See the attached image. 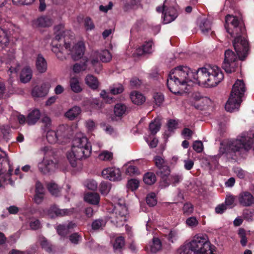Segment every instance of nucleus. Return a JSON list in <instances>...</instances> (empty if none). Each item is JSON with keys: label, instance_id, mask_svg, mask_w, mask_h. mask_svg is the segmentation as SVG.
I'll list each match as a JSON object with an SVG mask.
<instances>
[{"label": "nucleus", "instance_id": "f257e3e1", "mask_svg": "<svg viewBox=\"0 0 254 254\" xmlns=\"http://www.w3.org/2000/svg\"><path fill=\"white\" fill-rule=\"evenodd\" d=\"M225 28L232 37L235 38L233 46L240 59L244 60L248 55L249 44L247 40L243 36L245 29L240 24L238 18L232 15H227L225 18Z\"/></svg>", "mask_w": 254, "mask_h": 254}, {"label": "nucleus", "instance_id": "f03ea898", "mask_svg": "<svg viewBox=\"0 0 254 254\" xmlns=\"http://www.w3.org/2000/svg\"><path fill=\"white\" fill-rule=\"evenodd\" d=\"M194 74L192 70L186 65H179L171 70L167 80L169 90L176 94L180 92L179 86L193 82Z\"/></svg>", "mask_w": 254, "mask_h": 254}, {"label": "nucleus", "instance_id": "7ed1b4c3", "mask_svg": "<svg viewBox=\"0 0 254 254\" xmlns=\"http://www.w3.org/2000/svg\"><path fill=\"white\" fill-rule=\"evenodd\" d=\"M193 83L205 87H212L217 85L223 79L224 74L217 66L199 68L193 72Z\"/></svg>", "mask_w": 254, "mask_h": 254}, {"label": "nucleus", "instance_id": "20e7f679", "mask_svg": "<svg viewBox=\"0 0 254 254\" xmlns=\"http://www.w3.org/2000/svg\"><path fill=\"white\" fill-rule=\"evenodd\" d=\"M91 145L85 136L76 137L72 141L71 151L67 154V158L73 167L77 166V161L89 157Z\"/></svg>", "mask_w": 254, "mask_h": 254}, {"label": "nucleus", "instance_id": "39448f33", "mask_svg": "<svg viewBox=\"0 0 254 254\" xmlns=\"http://www.w3.org/2000/svg\"><path fill=\"white\" fill-rule=\"evenodd\" d=\"M186 246L193 254H213L210 243L206 235H195Z\"/></svg>", "mask_w": 254, "mask_h": 254}, {"label": "nucleus", "instance_id": "423d86ee", "mask_svg": "<svg viewBox=\"0 0 254 254\" xmlns=\"http://www.w3.org/2000/svg\"><path fill=\"white\" fill-rule=\"evenodd\" d=\"M252 147L254 150V136L252 139L247 135V133H243L236 140L229 143L226 147V152L235 153L243 149L248 151Z\"/></svg>", "mask_w": 254, "mask_h": 254}, {"label": "nucleus", "instance_id": "0eeeda50", "mask_svg": "<svg viewBox=\"0 0 254 254\" xmlns=\"http://www.w3.org/2000/svg\"><path fill=\"white\" fill-rule=\"evenodd\" d=\"M127 209L126 205L118 203L110 216L111 222L117 227L123 226L127 220Z\"/></svg>", "mask_w": 254, "mask_h": 254}, {"label": "nucleus", "instance_id": "6e6552de", "mask_svg": "<svg viewBox=\"0 0 254 254\" xmlns=\"http://www.w3.org/2000/svg\"><path fill=\"white\" fill-rule=\"evenodd\" d=\"M99 59L103 63H108L112 60V56L107 50L95 51L92 54L91 64L94 68L95 72L97 73H99L102 68Z\"/></svg>", "mask_w": 254, "mask_h": 254}, {"label": "nucleus", "instance_id": "1a4fd4ad", "mask_svg": "<svg viewBox=\"0 0 254 254\" xmlns=\"http://www.w3.org/2000/svg\"><path fill=\"white\" fill-rule=\"evenodd\" d=\"M236 53L237 52H236ZM237 57H239L240 60L242 61L240 59L238 55L237 56L231 50L228 49L225 51L222 67L226 72L231 73L236 71V68L238 67ZM246 57L247 56L245 57L243 61L245 60Z\"/></svg>", "mask_w": 254, "mask_h": 254}, {"label": "nucleus", "instance_id": "9d476101", "mask_svg": "<svg viewBox=\"0 0 254 254\" xmlns=\"http://www.w3.org/2000/svg\"><path fill=\"white\" fill-rule=\"evenodd\" d=\"M155 165L158 168V170L156 174L162 179L165 178L170 174V169L167 162L163 158L159 156H156L154 157Z\"/></svg>", "mask_w": 254, "mask_h": 254}, {"label": "nucleus", "instance_id": "9b49d317", "mask_svg": "<svg viewBox=\"0 0 254 254\" xmlns=\"http://www.w3.org/2000/svg\"><path fill=\"white\" fill-rule=\"evenodd\" d=\"M65 128V126L63 125L59 127L57 131L53 130L48 131L46 135L48 141L51 144L62 142V139L65 137L64 134L63 132Z\"/></svg>", "mask_w": 254, "mask_h": 254}, {"label": "nucleus", "instance_id": "f8f14e48", "mask_svg": "<svg viewBox=\"0 0 254 254\" xmlns=\"http://www.w3.org/2000/svg\"><path fill=\"white\" fill-rule=\"evenodd\" d=\"M50 87V84L48 82H44L40 85H36L31 90V95L35 99L45 97L48 94Z\"/></svg>", "mask_w": 254, "mask_h": 254}, {"label": "nucleus", "instance_id": "ddd939ff", "mask_svg": "<svg viewBox=\"0 0 254 254\" xmlns=\"http://www.w3.org/2000/svg\"><path fill=\"white\" fill-rule=\"evenodd\" d=\"M56 167V164L51 159L44 157L42 162L38 164V169L43 174H48L53 172Z\"/></svg>", "mask_w": 254, "mask_h": 254}, {"label": "nucleus", "instance_id": "4468645a", "mask_svg": "<svg viewBox=\"0 0 254 254\" xmlns=\"http://www.w3.org/2000/svg\"><path fill=\"white\" fill-rule=\"evenodd\" d=\"M102 176L106 179L112 181H116L121 180L120 170L115 167H110L104 169L102 172Z\"/></svg>", "mask_w": 254, "mask_h": 254}, {"label": "nucleus", "instance_id": "2eb2a0df", "mask_svg": "<svg viewBox=\"0 0 254 254\" xmlns=\"http://www.w3.org/2000/svg\"><path fill=\"white\" fill-rule=\"evenodd\" d=\"M246 90L244 81L242 80L238 79L233 86L231 95L242 99Z\"/></svg>", "mask_w": 254, "mask_h": 254}, {"label": "nucleus", "instance_id": "dca6fc26", "mask_svg": "<svg viewBox=\"0 0 254 254\" xmlns=\"http://www.w3.org/2000/svg\"><path fill=\"white\" fill-rule=\"evenodd\" d=\"M72 210L69 209H60L56 205L51 206L48 211V214L51 218L62 217L71 214Z\"/></svg>", "mask_w": 254, "mask_h": 254}, {"label": "nucleus", "instance_id": "f3484780", "mask_svg": "<svg viewBox=\"0 0 254 254\" xmlns=\"http://www.w3.org/2000/svg\"><path fill=\"white\" fill-rule=\"evenodd\" d=\"M238 201L243 206H250L254 203V197L250 192L243 191L239 194Z\"/></svg>", "mask_w": 254, "mask_h": 254}, {"label": "nucleus", "instance_id": "a211bd4d", "mask_svg": "<svg viewBox=\"0 0 254 254\" xmlns=\"http://www.w3.org/2000/svg\"><path fill=\"white\" fill-rule=\"evenodd\" d=\"M242 102V99L231 95L225 105V109L230 112L238 110Z\"/></svg>", "mask_w": 254, "mask_h": 254}, {"label": "nucleus", "instance_id": "6ab92c4d", "mask_svg": "<svg viewBox=\"0 0 254 254\" xmlns=\"http://www.w3.org/2000/svg\"><path fill=\"white\" fill-rule=\"evenodd\" d=\"M76 226L75 223L72 222H69L67 224H59L56 229L58 234L63 237H65L69 233L70 230Z\"/></svg>", "mask_w": 254, "mask_h": 254}, {"label": "nucleus", "instance_id": "aec40b11", "mask_svg": "<svg viewBox=\"0 0 254 254\" xmlns=\"http://www.w3.org/2000/svg\"><path fill=\"white\" fill-rule=\"evenodd\" d=\"M161 234L167 239L169 242L174 243L179 238V231L177 229H169L164 227L161 229Z\"/></svg>", "mask_w": 254, "mask_h": 254}, {"label": "nucleus", "instance_id": "412c9836", "mask_svg": "<svg viewBox=\"0 0 254 254\" xmlns=\"http://www.w3.org/2000/svg\"><path fill=\"white\" fill-rule=\"evenodd\" d=\"M178 16V12L176 8L174 7L167 8L164 13V23L167 24L172 22Z\"/></svg>", "mask_w": 254, "mask_h": 254}, {"label": "nucleus", "instance_id": "4be33fe9", "mask_svg": "<svg viewBox=\"0 0 254 254\" xmlns=\"http://www.w3.org/2000/svg\"><path fill=\"white\" fill-rule=\"evenodd\" d=\"M85 47L84 43L79 42L76 44L72 48L71 51L72 58L74 61L80 59L84 53Z\"/></svg>", "mask_w": 254, "mask_h": 254}, {"label": "nucleus", "instance_id": "5701e85b", "mask_svg": "<svg viewBox=\"0 0 254 254\" xmlns=\"http://www.w3.org/2000/svg\"><path fill=\"white\" fill-rule=\"evenodd\" d=\"M52 19L48 16H41L32 21V25L35 27H47L53 24Z\"/></svg>", "mask_w": 254, "mask_h": 254}, {"label": "nucleus", "instance_id": "b1692460", "mask_svg": "<svg viewBox=\"0 0 254 254\" xmlns=\"http://www.w3.org/2000/svg\"><path fill=\"white\" fill-rule=\"evenodd\" d=\"M197 24L203 34H207L211 30V23L207 18L199 17L197 20Z\"/></svg>", "mask_w": 254, "mask_h": 254}, {"label": "nucleus", "instance_id": "393cba45", "mask_svg": "<svg viewBox=\"0 0 254 254\" xmlns=\"http://www.w3.org/2000/svg\"><path fill=\"white\" fill-rule=\"evenodd\" d=\"M168 176L164 179H162L163 183H164V187L169 186L171 184L174 186L181 182L183 179V176L182 174H174L170 176L167 180Z\"/></svg>", "mask_w": 254, "mask_h": 254}, {"label": "nucleus", "instance_id": "a878e982", "mask_svg": "<svg viewBox=\"0 0 254 254\" xmlns=\"http://www.w3.org/2000/svg\"><path fill=\"white\" fill-rule=\"evenodd\" d=\"M40 116L41 113L40 111L38 109H35L28 115L26 123L28 125H33L39 120Z\"/></svg>", "mask_w": 254, "mask_h": 254}, {"label": "nucleus", "instance_id": "bb28decb", "mask_svg": "<svg viewBox=\"0 0 254 254\" xmlns=\"http://www.w3.org/2000/svg\"><path fill=\"white\" fill-rule=\"evenodd\" d=\"M36 67L37 70L41 73L45 72L47 69V62L40 54L37 56L36 61Z\"/></svg>", "mask_w": 254, "mask_h": 254}, {"label": "nucleus", "instance_id": "cd10ccee", "mask_svg": "<svg viewBox=\"0 0 254 254\" xmlns=\"http://www.w3.org/2000/svg\"><path fill=\"white\" fill-rule=\"evenodd\" d=\"M152 44L153 43L151 41L146 42L141 47H139L136 50L135 54L138 56H141L145 54H151L152 52Z\"/></svg>", "mask_w": 254, "mask_h": 254}, {"label": "nucleus", "instance_id": "c85d7f7f", "mask_svg": "<svg viewBox=\"0 0 254 254\" xmlns=\"http://www.w3.org/2000/svg\"><path fill=\"white\" fill-rule=\"evenodd\" d=\"M84 200L89 203L97 205L99 204L100 197L96 192H88L84 195Z\"/></svg>", "mask_w": 254, "mask_h": 254}, {"label": "nucleus", "instance_id": "c756f323", "mask_svg": "<svg viewBox=\"0 0 254 254\" xmlns=\"http://www.w3.org/2000/svg\"><path fill=\"white\" fill-rule=\"evenodd\" d=\"M32 76L31 69L29 67L26 66L21 71L20 76V81L24 83H27L31 80Z\"/></svg>", "mask_w": 254, "mask_h": 254}, {"label": "nucleus", "instance_id": "7c9ffc66", "mask_svg": "<svg viewBox=\"0 0 254 254\" xmlns=\"http://www.w3.org/2000/svg\"><path fill=\"white\" fill-rule=\"evenodd\" d=\"M69 85L71 90L74 93H80L82 91V88L79 79L76 77H72L69 80Z\"/></svg>", "mask_w": 254, "mask_h": 254}, {"label": "nucleus", "instance_id": "2f4dec72", "mask_svg": "<svg viewBox=\"0 0 254 254\" xmlns=\"http://www.w3.org/2000/svg\"><path fill=\"white\" fill-rule=\"evenodd\" d=\"M125 246L124 237L119 236L117 237L113 244L114 250L115 252H121Z\"/></svg>", "mask_w": 254, "mask_h": 254}, {"label": "nucleus", "instance_id": "473e14b6", "mask_svg": "<svg viewBox=\"0 0 254 254\" xmlns=\"http://www.w3.org/2000/svg\"><path fill=\"white\" fill-rule=\"evenodd\" d=\"M87 85L93 90L97 89L99 86V82L97 78L92 75H87L85 78Z\"/></svg>", "mask_w": 254, "mask_h": 254}, {"label": "nucleus", "instance_id": "72a5a7b5", "mask_svg": "<svg viewBox=\"0 0 254 254\" xmlns=\"http://www.w3.org/2000/svg\"><path fill=\"white\" fill-rule=\"evenodd\" d=\"M19 64L14 59L11 60L9 63H7V68H8V73L11 76L12 74H16L19 70Z\"/></svg>", "mask_w": 254, "mask_h": 254}, {"label": "nucleus", "instance_id": "f704fd0d", "mask_svg": "<svg viewBox=\"0 0 254 254\" xmlns=\"http://www.w3.org/2000/svg\"><path fill=\"white\" fill-rule=\"evenodd\" d=\"M130 97L131 101L136 105L142 104L145 100L142 94L136 91L132 92L130 93Z\"/></svg>", "mask_w": 254, "mask_h": 254}, {"label": "nucleus", "instance_id": "c9c22d12", "mask_svg": "<svg viewBox=\"0 0 254 254\" xmlns=\"http://www.w3.org/2000/svg\"><path fill=\"white\" fill-rule=\"evenodd\" d=\"M81 112L80 107L74 106L68 110L65 114V117L70 120H73L76 118Z\"/></svg>", "mask_w": 254, "mask_h": 254}, {"label": "nucleus", "instance_id": "e433bc0d", "mask_svg": "<svg viewBox=\"0 0 254 254\" xmlns=\"http://www.w3.org/2000/svg\"><path fill=\"white\" fill-rule=\"evenodd\" d=\"M10 184L13 186L14 182L10 178V175L9 173L5 174L3 173V170L0 171V187H3L5 184Z\"/></svg>", "mask_w": 254, "mask_h": 254}, {"label": "nucleus", "instance_id": "4c0bfd02", "mask_svg": "<svg viewBox=\"0 0 254 254\" xmlns=\"http://www.w3.org/2000/svg\"><path fill=\"white\" fill-rule=\"evenodd\" d=\"M107 221L103 219L95 220L92 223V229L94 231L103 230L105 227Z\"/></svg>", "mask_w": 254, "mask_h": 254}, {"label": "nucleus", "instance_id": "58836bf2", "mask_svg": "<svg viewBox=\"0 0 254 254\" xmlns=\"http://www.w3.org/2000/svg\"><path fill=\"white\" fill-rule=\"evenodd\" d=\"M64 29V25L63 24H60L54 27L55 40L59 41L62 37L64 36L65 33Z\"/></svg>", "mask_w": 254, "mask_h": 254}, {"label": "nucleus", "instance_id": "ea45409f", "mask_svg": "<svg viewBox=\"0 0 254 254\" xmlns=\"http://www.w3.org/2000/svg\"><path fill=\"white\" fill-rule=\"evenodd\" d=\"M114 114L117 117L123 116L127 111L126 106L122 103L117 104L114 107Z\"/></svg>", "mask_w": 254, "mask_h": 254}, {"label": "nucleus", "instance_id": "a19ab883", "mask_svg": "<svg viewBox=\"0 0 254 254\" xmlns=\"http://www.w3.org/2000/svg\"><path fill=\"white\" fill-rule=\"evenodd\" d=\"M161 127V123L159 120L155 119L149 125V129L152 134H155Z\"/></svg>", "mask_w": 254, "mask_h": 254}, {"label": "nucleus", "instance_id": "79ce46f5", "mask_svg": "<svg viewBox=\"0 0 254 254\" xmlns=\"http://www.w3.org/2000/svg\"><path fill=\"white\" fill-rule=\"evenodd\" d=\"M156 181L155 175L152 172H148L143 176V182L147 185H152Z\"/></svg>", "mask_w": 254, "mask_h": 254}, {"label": "nucleus", "instance_id": "37998d69", "mask_svg": "<svg viewBox=\"0 0 254 254\" xmlns=\"http://www.w3.org/2000/svg\"><path fill=\"white\" fill-rule=\"evenodd\" d=\"M111 189V184L109 182H102L99 187V190L102 195H107Z\"/></svg>", "mask_w": 254, "mask_h": 254}, {"label": "nucleus", "instance_id": "c03bdc74", "mask_svg": "<svg viewBox=\"0 0 254 254\" xmlns=\"http://www.w3.org/2000/svg\"><path fill=\"white\" fill-rule=\"evenodd\" d=\"M40 244L42 248L49 253L53 251L52 245L45 237H42L40 240Z\"/></svg>", "mask_w": 254, "mask_h": 254}, {"label": "nucleus", "instance_id": "a18cd8bd", "mask_svg": "<svg viewBox=\"0 0 254 254\" xmlns=\"http://www.w3.org/2000/svg\"><path fill=\"white\" fill-rule=\"evenodd\" d=\"M47 187L49 191L53 195L58 196L60 194V190L56 184L54 183H49Z\"/></svg>", "mask_w": 254, "mask_h": 254}, {"label": "nucleus", "instance_id": "49530a36", "mask_svg": "<svg viewBox=\"0 0 254 254\" xmlns=\"http://www.w3.org/2000/svg\"><path fill=\"white\" fill-rule=\"evenodd\" d=\"M161 248V243L160 240L157 238H154L152 239V243L150 246V251L152 253H156L160 250Z\"/></svg>", "mask_w": 254, "mask_h": 254}, {"label": "nucleus", "instance_id": "de8ad7c7", "mask_svg": "<svg viewBox=\"0 0 254 254\" xmlns=\"http://www.w3.org/2000/svg\"><path fill=\"white\" fill-rule=\"evenodd\" d=\"M113 153L108 151H103L98 156L100 160L105 161H110L113 159Z\"/></svg>", "mask_w": 254, "mask_h": 254}, {"label": "nucleus", "instance_id": "09e8293b", "mask_svg": "<svg viewBox=\"0 0 254 254\" xmlns=\"http://www.w3.org/2000/svg\"><path fill=\"white\" fill-rule=\"evenodd\" d=\"M9 42V39L6 30L0 28V44L6 46Z\"/></svg>", "mask_w": 254, "mask_h": 254}, {"label": "nucleus", "instance_id": "8fccbe9b", "mask_svg": "<svg viewBox=\"0 0 254 254\" xmlns=\"http://www.w3.org/2000/svg\"><path fill=\"white\" fill-rule=\"evenodd\" d=\"M10 131V128L8 126L4 125L0 126V139H8V135Z\"/></svg>", "mask_w": 254, "mask_h": 254}, {"label": "nucleus", "instance_id": "3c124183", "mask_svg": "<svg viewBox=\"0 0 254 254\" xmlns=\"http://www.w3.org/2000/svg\"><path fill=\"white\" fill-rule=\"evenodd\" d=\"M88 60H86L82 64H75L73 67V70L74 72L79 73L81 71L85 70L87 69Z\"/></svg>", "mask_w": 254, "mask_h": 254}, {"label": "nucleus", "instance_id": "603ef678", "mask_svg": "<svg viewBox=\"0 0 254 254\" xmlns=\"http://www.w3.org/2000/svg\"><path fill=\"white\" fill-rule=\"evenodd\" d=\"M193 206L190 202L185 203L183 207V213L186 215H189L192 214L193 212Z\"/></svg>", "mask_w": 254, "mask_h": 254}, {"label": "nucleus", "instance_id": "864d4df0", "mask_svg": "<svg viewBox=\"0 0 254 254\" xmlns=\"http://www.w3.org/2000/svg\"><path fill=\"white\" fill-rule=\"evenodd\" d=\"M147 204L150 207L155 206L157 203V200L154 193L148 194L146 197Z\"/></svg>", "mask_w": 254, "mask_h": 254}, {"label": "nucleus", "instance_id": "5fc2aeb1", "mask_svg": "<svg viewBox=\"0 0 254 254\" xmlns=\"http://www.w3.org/2000/svg\"><path fill=\"white\" fill-rule=\"evenodd\" d=\"M238 235L241 239L240 243L241 245L243 247H245L248 242L245 230L242 228L240 229L238 232Z\"/></svg>", "mask_w": 254, "mask_h": 254}, {"label": "nucleus", "instance_id": "6e6d98bb", "mask_svg": "<svg viewBox=\"0 0 254 254\" xmlns=\"http://www.w3.org/2000/svg\"><path fill=\"white\" fill-rule=\"evenodd\" d=\"M69 239L71 243L77 245L82 240V236L78 233H74L69 236Z\"/></svg>", "mask_w": 254, "mask_h": 254}, {"label": "nucleus", "instance_id": "4d7b16f0", "mask_svg": "<svg viewBox=\"0 0 254 254\" xmlns=\"http://www.w3.org/2000/svg\"><path fill=\"white\" fill-rule=\"evenodd\" d=\"M153 98L155 104L158 106H161L164 101V95L161 93H154L153 95Z\"/></svg>", "mask_w": 254, "mask_h": 254}, {"label": "nucleus", "instance_id": "13d9d810", "mask_svg": "<svg viewBox=\"0 0 254 254\" xmlns=\"http://www.w3.org/2000/svg\"><path fill=\"white\" fill-rule=\"evenodd\" d=\"M124 91V87L120 84H115L110 87V92L114 95L121 93Z\"/></svg>", "mask_w": 254, "mask_h": 254}, {"label": "nucleus", "instance_id": "bf43d9fd", "mask_svg": "<svg viewBox=\"0 0 254 254\" xmlns=\"http://www.w3.org/2000/svg\"><path fill=\"white\" fill-rule=\"evenodd\" d=\"M140 4L139 0H129L125 5L127 9L136 8Z\"/></svg>", "mask_w": 254, "mask_h": 254}, {"label": "nucleus", "instance_id": "052dcab7", "mask_svg": "<svg viewBox=\"0 0 254 254\" xmlns=\"http://www.w3.org/2000/svg\"><path fill=\"white\" fill-rule=\"evenodd\" d=\"M127 186L131 190H135L139 186V181L136 179H131L128 181Z\"/></svg>", "mask_w": 254, "mask_h": 254}, {"label": "nucleus", "instance_id": "680f3d73", "mask_svg": "<svg viewBox=\"0 0 254 254\" xmlns=\"http://www.w3.org/2000/svg\"><path fill=\"white\" fill-rule=\"evenodd\" d=\"M85 186L89 190H95L97 189L98 184L95 180H90L86 182Z\"/></svg>", "mask_w": 254, "mask_h": 254}, {"label": "nucleus", "instance_id": "e2e57ef3", "mask_svg": "<svg viewBox=\"0 0 254 254\" xmlns=\"http://www.w3.org/2000/svg\"><path fill=\"white\" fill-rule=\"evenodd\" d=\"M203 143L201 141H195L192 145L193 149L197 153H200L203 150Z\"/></svg>", "mask_w": 254, "mask_h": 254}, {"label": "nucleus", "instance_id": "0e129e2a", "mask_svg": "<svg viewBox=\"0 0 254 254\" xmlns=\"http://www.w3.org/2000/svg\"><path fill=\"white\" fill-rule=\"evenodd\" d=\"M186 224L190 227H196L198 224V222L196 217H190L186 220Z\"/></svg>", "mask_w": 254, "mask_h": 254}, {"label": "nucleus", "instance_id": "69168bd1", "mask_svg": "<svg viewBox=\"0 0 254 254\" xmlns=\"http://www.w3.org/2000/svg\"><path fill=\"white\" fill-rule=\"evenodd\" d=\"M14 4L17 5H30L34 2L35 0H12Z\"/></svg>", "mask_w": 254, "mask_h": 254}, {"label": "nucleus", "instance_id": "338daca9", "mask_svg": "<svg viewBox=\"0 0 254 254\" xmlns=\"http://www.w3.org/2000/svg\"><path fill=\"white\" fill-rule=\"evenodd\" d=\"M84 25L88 30H91L95 28L94 24L90 17H86L84 21Z\"/></svg>", "mask_w": 254, "mask_h": 254}, {"label": "nucleus", "instance_id": "774afa93", "mask_svg": "<svg viewBox=\"0 0 254 254\" xmlns=\"http://www.w3.org/2000/svg\"><path fill=\"white\" fill-rule=\"evenodd\" d=\"M29 226L31 229L37 230L41 227V224L38 220L34 219L30 222Z\"/></svg>", "mask_w": 254, "mask_h": 254}]
</instances>
